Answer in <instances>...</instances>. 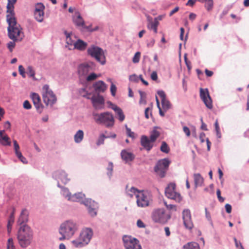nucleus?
Here are the masks:
<instances>
[{
	"label": "nucleus",
	"mask_w": 249,
	"mask_h": 249,
	"mask_svg": "<svg viewBox=\"0 0 249 249\" xmlns=\"http://www.w3.org/2000/svg\"><path fill=\"white\" fill-rule=\"evenodd\" d=\"M17 236L19 245L22 248L25 249L32 242L33 231L27 225H23L18 229Z\"/></svg>",
	"instance_id": "obj_1"
},
{
	"label": "nucleus",
	"mask_w": 249,
	"mask_h": 249,
	"mask_svg": "<svg viewBox=\"0 0 249 249\" xmlns=\"http://www.w3.org/2000/svg\"><path fill=\"white\" fill-rule=\"evenodd\" d=\"M17 2V0H8V3L6 6V12L8 13L6 15V21L8 24V30L10 37L12 38L14 36L12 35L11 32L13 30H16L18 33L19 31L14 26H16L17 19L15 18V14L14 12V4Z\"/></svg>",
	"instance_id": "obj_2"
},
{
	"label": "nucleus",
	"mask_w": 249,
	"mask_h": 249,
	"mask_svg": "<svg viewBox=\"0 0 249 249\" xmlns=\"http://www.w3.org/2000/svg\"><path fill=\"white\" fill-rule=\"evenodd\" d=\"M93 119L99 124L104 125L106 127L110 128L114 125L115 119L111 112L106 111L100 113H93Z\"/></svg>",
	"instance_id": "obj_3"
},
{
	"label": "nucleus",
	"mask_w": 249,
	"mask_h": 249,
	"mask_svg": "<svg viewBox=\"0 0 249 249\" xmlns=\"http://www.w3.org/2000/svg\"><path fill=\"white\" fill-rule=\"evenodd\" d=\"M87 53L91 57L94 58L102 65H104L106 64V59L105 53L101 48L92 45L87 49Z\"/></svg>",
	"instance_id": "obj_4"
},
{
	"label": "nucleus",
	"mask_w": 249,
	"mask_h": 249,
	"mask_svg": "<svg viewBox=\"0 0 249 249\" xmlns=\"http://www.w3.org/2000/svg\"><path fill=\"white\" fill-rule=\"evenodd\" d=\"M79 229L78 224L72 220H68L63 222L60 226L59 231L71 238Z\"/></svg>",
	"instance_id": "obj_5"
},
{
	"label": "nucleus",
	"mask_w": 249,
	"mask_h": 249,
	"mask_svg": "<svg viewBox=\"0 0 249 249\" xmlns=\"http://www.w3.org/2000/svg\"><path fill=\"white\" fill-rule=\"evenodd\" d=\"M171 161L168 158L159 160L156 163L154 171L160 178L165 177Z\"/></svg>",
	"instance_id": "obj_6"
},
{
	"label": "nucleus",
	"mask_w": 249,
	"mask_h": 249,
	"mask_svg": "<svg viewBox=\"0 0 249 249\" xmlns=\"http://www.w3.org/2000/svg\"><path fill=\"white\" fill-rule=\"evenodd\" d=\"M152 217L155 222L165 224L171 218V213H166L163 208H159L153 212Z\"/></svg>",
	"instance_id": "obj_7"
},
{
	"label": "nucleus",
	"mask_w": 249,
	"mask_h": 249,
	"mask_svg": "<svg viewBox=\"0 0 249 249\" xmlns=\"http://www.w3.org/2000/svg\"><path fill=\"white\" fill-rule=\"evenodd\" d=\"M14 27L17 28L18 31H19V33H18L16 30H13V32H11V34L14 36V37L12 38L10 37L8 28L7 29L8 37L11 39L13 40V41H10L7 43V48L11 52L13 51V50L15 46V42L17 41H21L24 36L23 33L21 31L22 28H21L20 25L17 23V21L16 26Z\"/></svg>",
	"instance_id": "obj_8"
},
{
	"label": "nucleus",
	"mask_w": 249,
	"mask_h": 249,
	"mask_svg": "<svg viewBox=\"0 0 249 249\" xmlns=\"http://www.w3.org/2000/svg\"><path fill=\"white\" fill-rule=\"evenodd\" d=\"M42 97L44 103L48 106L50 105L53 106L56 101V97L48 85H45L43 88Z\"/></svg>",
	"instance_id": "obj_9"
},
{
	"label": "nucleus",
	"mask_w": 249,
	"mask_h": 249,
	"mask_svg": "<svg viewBox=\"0 0 249 249\" xmlns=\"http://www.w3.org/2000/svg\"><path fill=\"white\" fill-rule=\"evenodd\" d=\"M122 240L125 249H142L139 241L131 235H124Z\"/></svg>",
	"instance_id": "obj_10"
},
{
	"label": "nucleus",
	"mask_w": 249,
	"mask_h": 249,
	"mask_svg": "<svg viewBox=\"0 0 249 249\" xmlns=\"http://www.w3.org/2000/svg\"><path fill=\"white\" fill-rule=\"evenodd\" d=\"M82 204L86 207L88 213L90 216L95 217L97 215L99 209V205L97 202L91 198H84L82 201Z\"/></svg>",
	"instance_id": "obj_11"
},
{
	"label": "nucleus",
	"mask_w": 249,
	"mask_h": 249,
	"mask_svg": "<svg viewBox=\"0 0 249 249\" xmlns=\"http://www.w3.org/2000/svg\"><path fill=\"white\" fill-rule=\"evenodd\" d=\"M176 184L170 183L165 189V194L166 197L171 199L176 200L177 202H180L181 197L179 193L175 191Z\"/></svg>",
	"instance_id": "obj_12"
},
{
	"label": "nucleus",
	"mask_w": 249,
	"mask_h": 249,
	"mask_svg": "<svg viewBox=\"0 0 249 249\" xmlns=\"http://www.w3.org/2000/svg\"><path fill=\"white\" fill-rule=\"evenodd\" d=\"M92 62L83 63L79 64L77 67V74L79 77H86L88 74L93 70Z\"/></svg>",
	"instance_id": "obj_13"
},
{
	"label": "nucleus",
	"mask_w": 249,
	"mask_h": 249,
	"mask_svg": "<svg viewBox=\"0 0 249 249\" xmlns=\"http://www.w3.org/2000/svg\"><path fill=\"white\" fill-rule=\"evenodd\" d=\"M137 204L138 207H145L149 205L148 193L141 190L136 194Z\"/></svg>",
	"instance_id": "obj_14"
},
{
	"label": "nucleus",
	"mask_w": 249,
	"mask_h": 249,
	"mask_svg": "<svg viewBox=\"0 0 249 249\" xmlns=\"http://www.w3.org/2000/svg\"><path fill=\"white\" fill-rule=\"evenodd\" d=\"M200 97L207 107L209 109L213 108L212 100L208 89H200Z\"/></svg>",
	"instance_id": "obj_15"
},
{
	"label": "nucleus",
	"mask_w": 249,
	"mask_h": 249,
	"mask_svg": "<svg viewBox=\"0 0 249 249\" xmlns=\"http://www.w3.org/2000/svg\"><path fill=\"white\" fill-rule=\"evenodd\" d=\"M52 178L57 182L60 180L65 184H67L70 180L68 177L67 173L63 170H58L53 172Z\"/></svg>",
	"instance_id": "obj_16"
},
{
	"label": "nucleus",
	"mask_w": 249,
	"mask_h": 249,
	"mask_svg": "<svg viewBox=\"0 0 249 249\" xmlns=\"http://www.w3.org/2000/svg\"><path fill=\"white\" fill-rule=\"evenodd\" d=\"M93 235V231L90 228H83L79 235L80 240L83 241L88 244Z\"/></svg>",
	"instance_id": "obj_17"
},
{
	"label": "nucleus",
	"mask_w": 249,
	"mask_h": 249,
	"mask_svg": "<svg viewBox=\"0 0 249 249\" xmlns=\"http://www.w3.org/2000/svg\"><path fill=\"white\" fill-rule=\"evenodd\" d=\"M182 218L185 227L188 230H192L194 225L192 220L191 212L189 209H185L183 211Z\"/></svg>",
	"instance_id": "obj_18"
},
{
	"label": "nucleus",
	"mask_w": 249,
	"mask_h": 249,
	"mask_svg": "<svg viewBox=\"0 0 249 249\" xmlns=\"http://www.w3.org/2000/svg\"><path fill=\"white\" fill-rule=\"evenodd\" d=\"M72 19L75 26L80 31L85 23L79 12H75L74 15L72 16Z\"/></svg>",
	"instance_id": "obj_19"
},
{
	"label": "nucleus",
	"mask_w": 249,
	"mask_h": 249,
	"mask_svg": "<svg viewBox=\"0 0 249 249\" xmlns=\"http://www.w3.org/2000/svg\"><path fill=\"white\" fill-rule=\"evenodd\" d=\"M154 142L145 135H142L141 138V144L147 151H149L153 148Z\"/></svg>",
	"instance_id": "obj_20"
},
{
	"label": "nucleus",
	"mask_w": 249,
	"mask_h": 249,
	"mask_svg": "<svg viewBox=\"0 0 249 249\" xmlns=\"http://www.w3.org/2000/svg\"><path fill=\"white\" fill-rule=\"evenodd\" d=\"M32 99L34 105L37 111L39 113L41 112L43 106L41 103V100L39 95L37 93L33 92L30 95Z\"/></svg>",
	"instance_id": "obj_21"
},
{
	"label": "nucleus",
	"mask_w": 249,
	"mask_h": 249,
	"mask_svg": "<svg viewBox=\"0 0 249 249\" xmlns=\"http://www.w3.org/2000/svg\"><path fill=\"white\" fill-rule=\"evenodd\" d=\"M93 88L95 92L99 94L104 92L107 89V86L104 81L99 80L93 83Z\"/></svg>",
	"instance_id": "obj_22"
},
{
	"label": "nucleus",
	"mask_w": 249,
	"mask_h": 249,
	"mask_svg": "<svg viewBox=\"0 0 249 249\" xmlns=\"http://www.w3.org/2000/svg\"><path fill=\"white\" fill-rule=\"evenodd\" d=\"M93 106L95 108H98V105H103L105 103V100L103 96L98 94L97 96H92L90 99Z\"/></svg>",
	"instance_id": "obj_23"
},
{
	"label": "nucleus",
	"mask_w": 249,
	"mask_h": 249,
	"mask_svg": "<svg viewBox=\"0 0 249 249\" xmlns=\"http://www.w3.org/2000/svg\"><path fill=\"white\" fill-rule=\"evenodd\" d=\"M121 156L122 159L124 160L125 162L132 161L135 157V155L132 153L129 152L125 149L122 150Z\"/></svg>",
	"instance_id": "obj_24"
},
{
	"label": "nucleus",
	"mask_w": 249,
	"mask_h": 249,
	"mask_svg": "<svg viewBox=\"0 0 249 249\" xmlns=\"http://www.w3.org/2000/svg\"><path fill=\"white\" fill-rule=\"evenodd\" d=\"M28 220V213L25 209L23 210L20 213V216L17 221L18 225L21 226L23 225H26V223Z\"/></svg>",
	"instance_id": "obj_25"
},
{
	"label": "nucleus",
	"mask_w": 249,
	"mask_h": 249,
	"mask_svg": "<svg viewBox=\"0 0 249 249\" xmlns=\"http://www.w3.org/2000/svg\"><path fill=\"white\" fill-rule=\"evenodd\" d=\"M4 130H0V143L3 146H10L11 142L7 135H4Z\"/></svg>",
	"instance_id": "obj_26"
},
{
	"label": "nucleus",
	"mask_w": 249,
	"mask_h": 249,
	"mask_svg": "<svg viewBox=\"0 0 249 249\" xmlns=\"http://www.w3.org/2000/svg\"><path fill=\"white\" fill-rule=\"evenodd\" d=\"M74 48L80 51H84L87 46L88 43L82 39H78L73 43Z\"/></svg>",
	"instance_id": "obj_27"
},
{
	"label": "nucleus",
	"mask_w": 249,
	"mask_h": 249,
	"mask_svg": "<svg viewBox=\"0 0 249 249\" xmlns=\"http://www.w3.org/2000/svg\"><path fill=\"white\" fill-rule=\"evenodd\" d=\"M147 19L149 22V24L147 25L148 28L149 29H152L155 33H157L158 32L157 28L159 24V21L156 20L152 21V18L149 16L147 17Z\"/></svg>",
	"instance_id": "obj_28"
},
{
	"label": "nucleus",
	"mask_w": 249,
	"mask_h": 249,
	"mask_svg": "<svg viewBox=\"0 0 249 249\" xmlns=\"http://www.w3.org/2000/svg\"><path fill=\"white\" fill-rule=\"evenodd\" d=\"M85 195L82 193H75L72 195L71 197L69 198V200L75 202H81L83 200V198L85 197Z\"/></svg>",
	"instance_id": "obj_29"
},
{
	"label": "nucleus",
	"mask_w": 249,
	"mask_h": 249,
	"mask_svg": "<svg viewBox=\"0 0 249 249\" xmlns=\"http://www.w3.org/2000/svg\"><path fill=\"white\" fill-rule=\"evenodd\" d=\"M57 186L58 187L61 189V194L65 198H67L68 200H69V198L71 197V193H70L69 190L65 187H63L60 184V183L59 181H58V183L57 184Z\"/></svg>",
	"instance_id": "obj_30"
},
{
	"label": "nucleus",
	"mask_w": 249,
	"mask_h": 249,
	"mask_svg": "<svg viewBox=\"0 0 249 249\" xmlns=\"http://www.w3.org/2000/svg\"><path fill=\"white\" fill-rule=\"evenodd\" d=\"M194 178L196 187L202 185L204 179L199 173L195 174L194 175Z\"/></svg>",
	"instance_id": "obj_31"
},
{
	"label": "nucleus",
	"mask_w": 249,
	"mask_h": 249,
	"mask_svg": "<svg viewBox=\"0 0 249 249\" xmlns=\"http://www.w3.org/2000/svg\"><path fill=\"white\" fill-rule=\"evenodd\" d=\"M84 138V132L82 130H78L74 135V140L75 143H80Z\"/></svg>",
	"instance_id": "obj_32"
},
{
	"label": "nucleus",
	"mask_w": 249,
	"mask_h": 249,
	"mask_svg": "<svg viewBox=\"0 0 249 249\" xmlns=\"http://www.w3.org/2000/svg\"><path fill=\"white\" fill-rule=\"evenodd\" d=\"M113 110L115 112L118 117V119L120 122H123L125 119V116L122 109L118 107H114Z\"/></svg>",
	"instance_id": "obj_33"
},
{
	"label": "nucleus",
	"mask_w": 249,
	"mask_h": 249,
	"mask_svg": "<svg viewBox=\"0 0 249 249\" xmlns=\"http://www.w3.org/2000/svg\"><path fill=\"white\" fill-rule=\"evenodd\" d=\"M127 186H126V194L127 196L130 197H132L134 195L136 196V194H139L141 190H139L134 187H132L129 189H127Z\"/></svg>",
	"instance_id": "obj_34"
},
{
	"label": "nucleus",
	"mask_w": 249,
	"mask_h": 249,
	"mask_svg": "<svg viewBox=\"0 0 249 249\" xmlns=\"http://www.w3.org/2000/svg\"><path fill=\"white\" fill-rule=\"evenodd\" d=\"M158 128L159 127L155 126L154 129L150 132L149 139L151 140V142H154L160 135V132L156 130V128Z\"/></svg>",
	"instance_id": "obj_35"
},
{
	"label": "nucleus",
	"mask_w": 249,
	"mask_h": 249,
	"mask_svg": "<svg viewBox=\"0 0 249 249\" xmlns=\"http://www.w3.org/2000/svg\"><path fill=\"white\" fill-rule=\"evenodd\" d=\"M184 249H200L199 244L195 242H189L182 247Z\"/></svg>",
	"instance_id": "obj_36"
},
{
	"label": "nucleus",
	"mask_w": 249,
	"mask_h": 249,
	"mask_svg": "<svg viewBox=\"0 0 249 249\" xmlns=\"http://www.w3.org/2000/svg\"><path fill=\"white\" fill-rule=\"evenodd\" d=\"M161 102L162 108L165 111H166L171 108V104L166 98L164 100H161Z\"/></svg>",
	"instance_id": "obj_37"
},
{
	"label": "nucleus",
	"mask_w": 249,
	"mask_h": 249,
	"mask_svg": "<svg viewBox=\"0 0 249 249\" xmlns=\"http://www.w3.org/2000/svg\"><path fill=\"white\" fill-rule=\"evenodd\" d=\"M113 169V164L111 161H109L108 164V166L107 168V175L109 179H111L112 176V172Z\"/></svg>",
	"instance_id": "obj_38"
},
{
	"label": "nucleus",
	"mask_w": 249,
	"mask_h": 249,
	"mask_svg": "<svg viewBox=\"0 0 249 249\" xmlns=\"http://www.w3.org/2000/svg\"><path fill=\"white\" fill-rule=\"evenodd\" d=\"M34 14L35 18L37 21L41 22L43 21L44 14V11L40 12L35 11Z\"/></svg>",
	"instance_id": "obj_39"
},
{
	"label": "nucleus",
	"mask_w": 249,
	"mask_h": 249,
	"mask_svg": "<svg viewBox=\"0 0 249 249\" xmlns=\"http://www.w3.org/2000/svg\"><path fill=\"white\" fill-rule=\"evenodd\" d=\"M26 73L30 77L32 78L34 80H36L35 78V71L33 68L31 66H28L26 70Z\"/></svg>",
	"instance_id": "obj_40"
},
{
	"label": "nucleus",
	"mask_w": 249,
	"mask_h": 249,
	"mask_svg": "<svg viewBox=\"0 0 249 249\" xmlns=\"http://www.w3.org/2000/svg\"><path fill=\"white\" fill-rule=\"evenodd\" d=\"M160 150L161 152L166 154H167L169 152V147L168 146L167 143L165 142H162L161 145L160 147Z\"/></svg>",
	"instance_id": "obj_41"
},
{
	"label": "nucleus",
	"mask_w": 249,
	"mask_h": 249,
	"mask_svg": "<svg viewBox=\"0 0 249 249\" xmlns=\"http://www.w3.org/2000/svg\"><path fill=\"white\" fill-rule=\"evenodd\" d=\"M72 243L73 245L76 248H82L88 245L83 241L80 240V238L79 240H73L72 241Z\"/></svg>",
	"instance_id": "obj_42"
},
{
	"label": "nucleus",
	"mask_w": 249,
	"mask_h": 249,
	"mask_svg": "<svg viewBox=\"0 0 249 249\" xmlns=\"http://www.w3.org/2000/svg\"><path fill=\"white\" fill-rule=\"evenodd\" d=\"M204 3L205 7L207 10V11H210L212 10L213 6V0H206Z\"/></svg>",
	"instance_id": "obj_43"
},
{
	"label": "nucleus",
	"mask_w": 249,
	"mask_h": 249,
	"mask_svg": "<svg viewBox=\"0 0 249 249\" xmlns=\"http://www.w3.org/2000/svg\"><path fill=\"white\" fill-rule=\"evenodd\" d=\"M107 139L104 134H101L97 140L96 144L98 146L101 145L104 143L105 139Z\"/></svg>",
	"instance_id": "obj_44"
},
{
	"label": "nucleus",
	"mask_w": 249,
	"mask_h": 249,
	"mask_svg": "<svg viewBox=\"0 0 249 249\" xmlns=\"http://www.w3.org/2000/svg\"><path fill=\"white\" fill-rule=\"evenodd\" d=\"M80 31L81 32H93L92 28H91V24L87 26L85 23L82 28H81Z\"/></svg>",
	"instance_id": "obj_45"
},
{
	"label": "nucleus",
	"mask_w": 249,
	"mask_h": 249,
	"mask_svg": "<svg viewBox=\"0 0 249 249\" xmlns=\"http://www.w3.org/2000/svg\"><path fill=\"white\" fill-rule=\"evenodd\" d=\"M44 9H45V6L44 5V4L43 3L40 2V3H37V4H36V5L35 6V11L40 12L42 11H44Z\"/></svg>",
	"instance_id": "obj_46"
},
{
	"label": "nucleus",
	"mask_w": 249,
	"mask_h": 249,
	"mask_svg": "<svg viewBox=\"0 0 249 249\" xmlns=\"http://www.w3.org/2000/svg\"><path fill=\"white\" fill-rule=\"evenodd\" d=\"M98 75L94 72L90 73L89 75L86 76V80L87 81H91L96 79Z\"/></svg>",
	"instance_id": "obj_47"
},
{
	"label": "nucleus",
	"mask_w": 249,
	"mask_h": 249,
	"mask_svg": "<svg viewBox=\"0 0 249 249\" xmlns=\"http://www.w3.org/2000/svg\"><path fill=\"white\" fill-rule=\"evenodd\" d=\"M205 216H206L207 219L209 222L211 226L213 227V221H212V219L211 218L210 213L208 211V210L206 208H205Z\"/></svg>",
	"instance_id": "obj_48"
},
{
	"label": "nucleus",
	"mask_w": 249,
	"mask_h": 249,
	"mask_svg": "<svg viewBox=\"0 0 249 249\" xmlns=\"http://www.w3.org/2000/svg\"><path fill=\"white\" fill-rule=\"evenodd\" d=\"M14 142V151L16 155L18 154V153H21L20 151L19 150V146L16 140L13 141Z\"/></svg>",
	"instance_id": "obj_49"
},
{
	"label": "nucleus",
	"mask_w": 249,
	"mask_h": 249,
	"mask_svg": "<svg viewBox=\"0 0 249 249\" xmlns=\"http://www.w3.org/2000/svg\"><path fill=\"white\" fill-rule=\"evenodd\" d=\"M140 56H141V53L139 52H136L133 58V59H132L133 62L134 63H138L140 61Z\"/></svg>",
	"instance_id": "obj_50"
},
{
	"label": "nucleus",
	"mask_w": 249,
	"mask_h": 249,
	"mask_svg": "<svg viewBox=\"0 0 249 249\" xmlns=\"http://www.w3.org/2000/svg\"><path fill=\"white\" fill-rule=\"evenodd\" d=\"M233 240L235 243V246L237 249H244L240 241H238L235 237H234Z\"/></svg>",
	"instance_id": "obj_51"
},
{
	"label": "nucleus",
	"mask_w": 249,
	"mask_h": 249,
	"mask_svg": "<svg viewBox=\"0 0 249 249\" xmlns=\"http://www.w3.org/2000/svg\"><path fill=\"white\" fill-rule=\"evenodd\" d=\"M16 156L24 164H27L28 163V161L22 155L21 152L18 153V154Z\"/></svg>",
	"instance_id": "obj_52"
},
{
	"label": "nucleus",
	"mask_w": 249,
	"mask_h": 249,
	"mask_svg": "<svg viewBox=\"0 0 249 249\" xmlns=\"http://www.w3.org/2000/svg\"><path fill=\"white\" fill-rule=\"evenodd\" d=\"M59 233L60 235H61V236L59 238V240L60 241H63L65 239L69 240L71 238V237L64 233L63 232H62L61 231H59Z\"/></svg>",
	"instance_id": "obj_53"
},
{
	"label": "nucleus",
	"mask_w": 249,
	"mask_h": 249,
	"mask_svg": "<svg viewBox=\"0 0 249 249\" xmlns=\"http://www.w3.org/2000/svg\"><path fill=\"white\" fill-rule=\"evenodd\" d=\"M125 127L127 135L130 138H134V133L131 131V129L128 127L126 124L125 125Z\"/></svg>",
	"instance_id": "obj_54"
},
{
	"label": "nucleus",
	"mask_w": 249,
	"mask_h": 249,
	"mask_svg": "<svg viewBox=\"0 0 249 249\" xmlns=\"http://www.w3.org/2000/svg\"><path fill=\"white\" fill-rule=\"evenodd\" d=\"M18 71L19 74L22 76L23 78H25L26 77L25 75V71L24 67L22 65H19L18 66Z\"/></svg>",
	"instance_id": "obj_55"
},
{
	"label": "nucleus",
	"mask_w": 249,
	"mask_h": 249,
	"mask_svg": "<svg viewBox=\"0 0 249 249\" xmlns=\"http://www.w3.org/2000/svg\"><path fill=\"white\" fill-rule=\"evenodd\" d=\"M164 204L168 210H174L175 211H176V205L173 204H168L165 201H164Z\"/></svg>",
	"instance_id": "obj_56"
},
{
	"label": "nucleus",
	"mask_w": 249,
	"mask_h": 249,
	"mask_svg": "<svg viewBox=\"0 0 249 249\" xmlns=\"http://www.w3.org/2000/svg\"><path fill=\"white\" fill-rule=\"evenodd\" d=\"M116 90L117 88L116 86L113 83H112L110 86V91L112 96H115Z\"/></svg>",
	"instance_id": "obj_57"
},
{
	"label": "nucleus",
	"mask_w": 249,
	"mask_h": 249,
	"mask_svg": "<svg viewBox=\"0 0 249 249\" xmlns=\"http://www.w3.org/2000/svg\"><path fill=\"white\" fill-rule=\"evenodd\" d=\"M23 106L26 109H30L32 108V105L28 100H26L24 102Z\"/></svg>",
	"instance_id": "obj_58"
},
{
	"label": "nucleus",
	"mask_w": 249,
	"mask_h": 249,
	"mask_svg": "<svg viewBox=\"0 0 249 249\" xmlns=\"http://www.w3.org/2000/svg\"><path fill=\"white\" fill-rule=\"evenodd\" d=\"M129 79L131 81L138 82L139 81L138 77L135 74L129 76Z\"/></svg>",
	"instance_id": "obj_59"
},
{
	"label": "nucleus",
	"mask_w": 249,
	"mask_h": 249,
	"mask_svg": "<svg viewBox=\"0 0 249 249\" xmlns=\"http://www.w3.org/2000/svg\"><path fill=\"white\" fill-rule=\"evenodd\" d=\"M157 93L159 96L161 98V100H164L166 99V95L165 92L162 90H160L157 91Z\"/></svg>",
	"instance_id": "obj_60"
},
{
	"label": "nucleus",
	"mask_w": 249,
	"mask_h": 249,
	"mask_svg": "<svg viewBox=\"0 0 249 249\" xmlns=\"http://www.w3.org/2000/svg\"><path fill=\"white\" fill-rule=\"evenodd\" d=\"M216 195L219 201L222 202L224 200V198L221 196V191L219 189H217L216 191Z\"/></svg>",
	"instance_id": "obj_61"
},
{
	"label": "nucleus",
	"mask_w": 249,
	"mask_h": 249,
	"mask_svg": "<svg viewBox=\"0 0 249 249\" xmlns=\"http://www.w3.org/2000/svg\"><path fill=\"white\" fill-rule=\"evenodd\" d=\"M137 225L139 228H145V225L141 219H139L137 220Z\"/></svg>",
	"instance_id": "obj_62"
},
{
	"label": "nucleus",
	"mask_w": 249,
	"mask_h": 249,
	"mask_svg": "<svg viewBox=\"0 0 249 249\" xmlns=\"http://www.w3.org/2000/svg\"><path fill=\"white\" fill-rule=\"evenodd\" d=\"M151 78L153 81H156L158 79V75L156 71H154L151 73Z\"/></svg>",
	"instance_id": "obj_63"
},
{
	"label": "nucleus",
	"mask_w": 249,
	"mask_h": 249,
	"mask_svg": "<svg viewBox=\"0 0 249 249\" xmlns=\"http://www.w3.org/2000/svg\"><path fill=\"white\" fill-rule=\"evenodd\" d=\"M226 211L228 213H230L231 212L232 207L229 204H226L225 206Z\"/></svg>",
	"instance_id": "obj_64"
}]
</instances>
